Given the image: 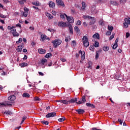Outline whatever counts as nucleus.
Instances as JSON below:
<instances>
[{"label": "nucleus", "instance_id": "obj_39", "mask_svg": "<svg viewBox=\"0 0 130 130\" xmlns=\"http://www.w3.org/2000/svg\"><path fill=\"white\" fill-rule=\"evenodd\" d=\"M46 16H47V17H48V18L49 19V20H50V19H52V18H53V16H52V15L49 13H47Z\"/></svg>", "mask_w": 130, "mask_h": 130}, {"label": "nucleus", "instance_id": "obj_9", "mask_svg": "<svg viewBox=\"0 0 130 130\" xmlns=\"http://www.w3.org/2000/svg\"><path fill=\"white\" fill-rule=\"evenodd\" d=\"M38 52L40 54H44L46 53V50L42 48H40L38 49Z\"/></svg>", "mask_w": 130, "mask_h": 130}, {"label": "nucleus", "instance_id": "obj_12", "mask_svg": "<svg viewBox=\"0 0 130 130\" xmlns=\"http://www.w3.org/2000/svg\"><path fill=\"white\" fill-rule=\"evenodd\" d=\"M16 98H17V97H16V95H12L8 97V99L10 101H14V100H16Z\"/></svg>", "mask_w": 130, "mask_h": 130}, {"label": "nucleus", "instance_id": "obj_59", "mask_svg": "<svg viewBox=\"0 0 130 130\" xmlns=\"http://www.w3.org/2000/svg\"><path fill=\"white\" fill-rule=\"evenodd\" d=\"M119 40V38H117L115 40V44H118V42Z\"/></svg>", "mask_w": 130, "mask_h": 130}, {"label": "nucleus", "instance_id": "obj_40", "mask_svg": "<svg viewBox=\"0 0 130 130\" xmlns=\"http://www.w3.org/2000/svg\"><path fill=\"white\" fill-rule=\"evenodd\" d=\"M115 36V33L113 32L112 34V35L110 37L109 40H112V39L114 38Z\"/></svg>", "mask_w": 130, "mask_h": 130}, {"label": "nucleus", "instance_id": "obj_44", "mask_svg": "<svg viewBox=\"0 0 130 130\" xmlns=\"http://www.w3.org/2000/svg\"><path fill=\"white\" fill-rule=\"evenodd\" d=\"M51 55H52V54H51V53H48L45 55V57H46V58H48L49 57H50V56H51Z\"/></svg>", "mask_w": 130, "mask_h": 130}, {"label": "nucleus", "instance_id": "obj_64", "mask_svg": "<svg viewBox=\"0 0 130 130\" xmlns=\"http://www.w3.org/2000/svg\"><path fill=\"white\" fill-rule=\"evenodd\" d=\"M92 130H101L100 129H97L96 127H93L91 128Z\"/></svg>", "mask_w": 130, "mask_h": 130}, {"label": "nucleus", "instance_id": "obj_62", "mask_svg": "<svg viewBox=\"0 0 130 130\" xmlns=\"http://www.w3.org/2000/svg\"><path fill=\"white\" fill-rule=\"evenodd\" d=\"M48 31H49L50 32H54V29L52 28H48Z\"/></svg>", "mask_w": 130, "mask_h": 130}, {"label": "nucleus", "instance_id": "obj_10", "mask_svg": "<svg viewBox=\"0 0 130 130\" xmlns=\"http://www.w3.org/2000/svg\"><path fill=\"white\" fill-rule=\"evenodd\" d=\"M67 27L69 28L70 34L73 35L74 34V31L73 30V26H72V24L69 23Z\"/></svg>", "mask_w": 130, "mask_h": 130}, {"label": "nucleus", "instance_id": "obj_19", "mask_svg": "<svg viewBox=\"0 0 130 130\" xmlns=\"http://www.w3.org/2000/svg\"><path fill=\"white\" fill-rule=\"evenodd\" d=\"M49 6L50 8H52V9H53V8L55 7V4L53 2L51 1L49 3Z\"/></svg>", "mask_w": 130, "mask_h": 130}, {"label": "nucleus", "instance_id": "obj_11", "mask_svg": "<svg viewBox=\"0 0 130 130\" xmlns=\"http://www.w3.org/2000/svg\"><path fill=\"white\" fill-rule=\"evenodd\" d=\"M75 111H76L78 114H83V113H85V110H84V109H76Z\"/></svg>", "mask_w": 130, "mask_h": 130}, {"label": "nucleus", "instance_id": "obj_55", "mask_svg": "<svg viewBox=\"0 0 130 130\" xmlns=\"http://www.w3.org/2000/svg\"><path fill=\"white\" fill-rule=\"evenodd\" d=\"M60 60L62 62H64L67 61V59H66V58H61Z\"/></svg>", "mask_w": 130, "mask_h": 130}, {"label": "nucleus", "instance_id": "obj_26", "mask_svg": "<svg viewBox=\"0 0 130 130\" xmlns=\"http://www.w3.org/2000/svg\"><path fill=\"white\" fill-rule=\"evenodd\" d=\"M118 46V44H115L112 45V48L113 49H116Z\"/></svg>", "mask_w": 130, "mask_h": 130}, {"label": "nucleus", "instance_id": "obj_25", "mask_svg": "<svg viewBox=\"0 0 130 130\" xmlns=\"http://www.w3.org/2000/svg\"><path fill=\"white\" fill-rule=\"evenodd\" d=\"M61 103H63V104H65L66 105L70 104L69 101H67V100H62Z\"/></svg>", "mask_w": 130, "mask_h": 130}, {"label": "nucleus", "instance_id": "obj_33", "mask_svg": "<svg viewBox=\"0 0 130 130\" xmlns=\"http://www.w3.org/2000/svg\"><path fill=\"white\" fill-rule=\"evenodd\" d=\"M93 46H94V47H99V42L97 41H95Z\"/></svg>", "mask_w": 130, "mask_h": 130}, {"label": "nucleus", "instance_id": "obj_24", "mask_svg": "<svg viewBox=\"0 0 130 130\" xmlns=\"http://www.w3.org/2000/svg\"><path fill=\"white\" fill-rule=\"evenodd\" d=\"M91 13L93 14H97V11H96V7H92L91 9Z\"/></svg>", "mask_w": 130, "mask_h": 130}, {"label": "nucleus", "instance_id": "obj_27", "mask_svg": "<svg viewBox=\"0 0 130 130\" xmlns=\"http://www.w3.org/2000/svg\"><path fill=\"white\" fill-rule=\"evenodd\" d=\"M109 50V47L107 46H104L103 47V50H104V51H108Z\"/></svg>", "mask_w": 130, "mask_h": 130}, {"label": "nucleus", "instance_id": "obj_56", "mask_svg": "<svg viewBox=\"0 0 130 130\" xmlns=\"http://www.w3.org/2000/svg\"><path fill=\"white\" fill-rule=\"evenodd\" d=\"M95 18H94V20L89 22V25H93V24H95Z\"/></svg>", "mask_w": 130, "mask_h": 130}, {"label": "nucleus", "instance_id": "obj_61", "mask_svg": "<svg viewBox=\"0 0 130 130\" xmlns=\"http://www.w3.org/2000/svg\"><path fill=\"white\" fill-rule=\"evenodd\" d=\"M118 122H119L120 124H121V125L122 124V120H121V119H118Z\"/></svg>", "mask_w": 130, "mask_h": 130}, {"label": "nucleus", "instance_id": "obj_54", "mask_svg": "<svg viewBox=\"0 0 130 130\" xmlns=\"http://www.w3.org/2000/svg\"><path fill=\"white\" fill-rule=\"evenodd\" d=\"M72 43L73 46H76V45H77V43L76 42V41H72Z\"/></svg>", "mask_w": 130, "mask_h": 130}, {"label": "nucleus", "instance_id": "obj_41", "mask_svg": "<svg viewBox=\"0 0 130 130\" xmlns=\"http://www.w3.org/2000/svg\"><path fill=\"white\" fill-rule=\"evenodd\" d=\"M111 5H113V6H117V2L114 1H110V2Z\"/></svg>", "mask_w": 130, "mask_h": 130}, {"label": "nucleus", "instance_id": "obj_17", "mask_svg": "<svg viewBox=\"0 0 130 130\" xmlns=\"http://www.w3.org/2000/svg\"><path fill=\"white\" fill-rule=\"evenodd\" d=\"M86 3L82 2V7H81V10L82 11H86Z\"/></svg>", "mask_w": 130, "mask_h": 130}, {"label": "nucleus", "instance_id": "obj_20", "mask_svg": "<svg viewBox=\"0 0 130 130\" xmlns=\"http://www.w3.org/2000/svg\"><path fill=\"white\" fill-rule=\"evenodd\" d=\"M6 106H9V107H12V106H13V103H14V102H11V101H7L6 102Z\"/></svg>", "mask_w": 130, "mask_h": 130}, {"label": "nucleus", "instance_id": "obj_34", "mask_svg": "<svg viewBox=\"0 0 130 130\" xmlns=\"http://www.w3.org/2000/svg\"><path fill=\"white\" fill-rule=\"evenodd\" d=\"M45 62H47V59L44 58L41 60V63H42V64L44 65Z\"/></svg>", "mask_w": 130, "mask_h": 130}, {"label": "nucleus", "instance_id": "obj_6", "mask_svg": "<svg viewBox=\"0 0 130 130\" xmlns=\"http://www.w3.org/2000/svg\"><path fill=\"white\" fill-rule=\"evenodd\" d=\"M65 16L66 17L67 21H68L69 23H74V18H73V17H69L67 15H65Z\"/></svg>", "mask_w": 130, "mask_h": 130}, {"label": "nucleus", "instance_id": "obj_3", "mask_svg": "<svg viewBox=\"0 0 130 130\" xmlns=\"http://www.w3.org/2000/svg\"><path fill=\"white\" fill-rule=\"evenodd\" d=\"M69 24H70L69 22L60 21L58 22V26L59 27H62V28H66L69 26Z\"/></svg>", "mask_w": 130, "mask_h": 130}, {"label": "nucleus", "instance_id": "obj_36", "mask_svg": "<svg viewBox=\"0 0 130 130\" xmlns=\"http://www.w3.org/2000/svg\"><path fill=\"white\" fill-rule=\"evenodd\" d=\"M75 31H76L77 33H80V29L78 26H75L74 27Z\"/></svg>", "mask_w": 130, "mask_h": 130}, {"label": "nucleus", "instance_id": "obj_53", "mask_svg": "<svg viewBox=\"0 0 130 130\" xmlns=\"http://www.w3.org/2000/svg\"><path fill=\"white\" fill-rule=\"evenodd\" d=\"M24 0H18V3L20 5H24V2H23Z\"/></svg>", "mask_w": 130, "mask_h": 130}, {"label": "nucleus", "instance_id": "obj_45", "mask_svg": "<svg viewBox=\"0 0 130 130\" xmlns=\"http://www.w3.org/2000/svg\"><path fill=\"white\" fill-rule=\"evenodd\" d=\"M81 99L83 103H85V102H86V96H83Z\"/></svg>", "mask_w": 130, "mask_h": 130}, {"label": "nucleus", "instance_id": "obj_21", "mask_svg": "<svg viewBox=\"0 0 130 130\" xmlns=\"http://www.w3.org/2000/svg\"><path fill=\"white\" fill-rule=\"evenodd\" d=\"M20 67L21 68H25V67H27L28 66V63L26 62H22L19 64Z\"/></svg>", "mask_w": 130, "mask_h": 130}, {"label": "nucleus", "instance_id": "obj_29", "mask_svg": "<svg viewBox=\"0 0 130 130\" xmlns=\"http://www.w3.org/2000/svg\"><path fill=\"white\" fill-rule=\"evenodd\" d=\"M92 62L91 61H89L87 63V68L88 69H92Z\"/></svg>", "mask_w": 130, "mask_h": 130}, {"label": "nucleus", "instance_id": "obj_43", "mask_svg": "<svg viewBox=\"0 0 130 130\" xmlns=\"http://www.w3.org/2000/svg\"><path fill=\"white\" fill-rule=\"evenodd\" d=\"M94 45L90 46L89 47V49L91 51H94V50H95V48H94Z\"/></svg>", "mask_w": 130, "mask_h": 130}, {"label": "nucleus", "instance_id": "obj_63", "mask_svg": "<svg viewBox=\"0 0 130 130\" xmlns=\"http://www.w3.org/2000/svg\"><path fill=\"white\" fill-rule=\"evenodd\" d=\"M129 36H130V34L129 32L126 33V38H128Z\"/></svg>", "mask_w": 130, "mask_h": 130}, {"label": "nucleus", "instance_id": "obj_48", "mask_svg": "<svg viewBox=\"0 0 130 130\" xmlns=\"http://www.w3.org/2000/svg\"><path fill=\"white\" fill-rule=\"evenodd\" d=\"M32 4V5H34V6H36L37 7H39L40 6L39 2H34Z\"/></svg>", "mask_w": 130, "mask_h": 130}, {"label": "nucleus", "instance_id": "obj_16", "mask_svg": "<svg viewBox=\"0 0 130 130\" xmlns=\"http://www.w3.org/2000/svg\"><path fill=\"white\" fill-rule=\"evenodd\" d=\"M78 102V99L75 98L74 99H72L71 100H69V104L70 103H75Z\"/></svg>", "mask_w": 130, "mask_h": 130}, {"label": "nucleus", "instance_id": "obj_60", "mask_svg": "<svg viewBox=\"0 0 130 130\" xmlns=\"http://www.w3.org/2000/svg\"><path fill=\"white\" fill-rule=\"evenodd\" d=\"M24 12H26L27 13H28L29 12V9L25 7L24 8Z\"/></svg>", "mask_w": 130, "mask_h": 130}, {"label": "nucleus", "instance_id": "obj_42", "mask_svg": "<svg viewBox=\"0 0 130 130\" xmlns=\"http://www.w3.org/2000/svg\"><path fill=\"white\" fill-rule=\"evenodd\" d=\"M66 14L64 13H60V17L61 19H66V18L64 17V16H66Z\"/></svg>", "mask_w": 130, "mask_h": 130}, {"label": "nucleus", "instance_id": "obj_47", "mask_svg": "<svg viewBox=\"0 0 130 130\" xmlns=\"http://www.w3.org/2000/svg\"><path fill=\"white\" fill-rule=\"evenodd\" d=\"M123 26L125 29L128 27V24L126 22H124L123 23Z\"/></svg>", "mask_w": 130, "mask_h": 130}, {"label": "nucleus", "instance_id": "obj_46", "mask_svg": "<svg viewBox=\"0 0 130 130\" xmlns=\"http://www.w3.org/2000/svg\"><path fill=\"white\" fill-rule=\"evenodd\" d=\"M23 17H25V18L28 17V12H24L23 13Z\"/></svg>", "mask_w": 130, "mask_h": 130}, {"label": "nucleus", "instance_id": "obj_37", "mask_svg": "<svg viewBox=\"0 0 130 130\" xmlns=\"http://www.w3.org/2000/svg\"><path fill=\"white\" fill-rule=\"evenodd\" d=\"M64 120H66V117L60 118L58 119L59 122H62V121H64Z\"/></svg>", "mask_w": 130, "mask_h": 130}, {"label": "nucleus", "instance_id": "obj_4", "mask_svg": "<svg viewBox=\"0 0 130 130\" xmlns=\"http://www.w3.org/2000/svg\"><path fill=\"white\" fill-rule=\"evenodd\" d=\"M11 33L13 35L14 37H19V34L17 32L16 28H14L11 30Z\"/></svg>", "mask_w": 130, "mask_h": 130}, {"label": "nucleus", "instance_id": "obj_51", "mask_svg": "<svg viewBox=\"0 0 130 130\" xmlns=\"http://www.w3.org/2000/svg\"><path fill=\"white\" fill-rule=\"evenodd\" d=\"M112 31L109 30V31H107L106 32V35H107L108 36H109L110 35H111V33Z\"/></svg>", "mask_w": 130, "mask_h": 130}, {"label": "nucleus", "instance_id": "obj_5", "mask_svg": "<svg viewBox=\"0 0 130 130\" xmlns=\"http://www.w3.org/2000/svg\"><path fill=\"white\" fill-rule=\"evenodd\" d=\"M56 115V113L55 112H51L49 113H48L46 115V118H49L50 117H54Z\"/></svg>", "mask_w": 130, "mask_h": 130}, {"label": "nucleus", "instance_id": "obj_35", "mask_svg": "<svg viewBox=\"0 0 130 130\" xmlns=\"http://www.w3.org/2000/svg\"><path fill=\"white\" fill-rule=\"evenodd\" d=\"M26 119H27V116H23L22 118V121H21L20 124H22L24 122V121H25V120H26Z\"/></svg>", "mask_w": 130, "mask_h": 130}, {"label": "nucleus", "instance_id": "obj_31", "mask_svg": "<svg viewBox=\"0 0 130 130\" xmlns=\"http://www.w3.org/2000/svg\"><path fill=\"white\" fill-rule=\"evenodd\" d=\"M108 30H109V31H111V32H112V31L113 30V26L111 25H108Z\"/></svg>", "mask_w": 130, "mask_h": 130}, {"label": "nucleus", "instance_id": "obj_58", "mask_svg": "<svg viewBox=\"0 0 130 130\" xmlns=\"http://www.w3.org/2000/svg\"><path fill=\"white\" fill-rule=\"evenodd\" d=\"M16 27H19V28H20V29L22 28V26L21 25V24H19V23L16 24Z\"/></svg>", "mask_w": 130, "mask_h": 130}, {"label": "nucleus", "instance_id": "obj_57", "mask_svg": "<svg viewBox=\"0 0 130 130\" xmlns=\"http://www.w3.org/2000/svg\"><path fill=\"white\" fill-rule=\"evenodd\" d=\"M14 28H15V26H12V27L9 26L8 27V29L9 30H12V29H14Z\"/></svg>", "mask_w": 130, "mask_h": 130}, {"label": "nucleus", "instance_id": "obj_50", "mask_svg": "<svg viewBox=\"0 0 130 130\" xmlns=\"http://www.w3.org/2000/svg\"><path fill=\"white\" fill-rule=\"evenodd\" d=\"M82 22L80 20H78L76 23L77 26H80V25H81Z\"/></svg>", "mask_w": 130, "mask_h": 130}, {"label": "nucleus", "instance_id": "obj_13", "mask_svg": "<svg viewBox=\"0 0 130 130\" xmlns=\"http://www.w3.org/2000/svg\"><path fill=\"white\" fill-rule=\"evenodd\" d=\"M84 19H88V20H90L91 21H94V17H92L89 15H83Z\"/></svg>", "mask_w": 130, "mask_h": 130}, {"label": "nucleus", "instance_id": "obj_18", "mask_svg": "<svg viewBox=\"0 0 130 130\" xmlns=\"http://www.w3.org/2000/svg\"><path fill=\"white\" fill-rule=\"evenodd\" d=\"M92 37L95 39H100V35L98 33H96L93 35Z\"/></svg>", "mask_w": 130, "mask_h": 130}, {"label": "nucleus", "instance_id": "obj_38", "mask_svg": "<svg viewBox=\"0 0 130 130\" xmlns=\"http://www.w3.org/2000/svg\"><path fill=\"white\" fill-rule=\"evenodd\" d=\"M7 106L6 103H0V107H6Z\"/></svg>", "mask_w": 130, "mask_h": 130}, {"label": "nucleus", "instance_id": "obj_32", "mask_svg": "<svg viewBox=\"0 0 130 130\" xmlns=\"http://www.w3.org/2000/svg\"><path fill=\"white\" fill-rule=\"evenodd\" d=\"M41 123H42L43 124H45V125H48V124H49V122L47 121H41Z\"/></svg>", "mask_w": 130, "mask_h": 130}, {"label": "nucleus", "instance_id": "obj_28", "mask_svg": "<svg viewBox=\"0 0 130 130\" xmlns=\"http://www.w3.org/2000/svg\"><path fill=\"white\" fill-rule=\"evenodd\" d=\"M124 22H125V23H127L128 25H130V18L128 17V18H125L124 19Z\"/></svg>", "mask_w": 130, "mask_h": 130}, {"label": "nucleus", "instance_id": "obj_23", "mask_svg": "<svg viewBox=\"0 0 130 130\" xmlns=\"http://www.w3.org/2000/svg\"><path fill=\"white\" fill-rule=\"evenodd\" d=\"M2 113L6 114V115H11L12 114V112L10 111H6L5 112H3Z\"/></svg>", "mask_w": 130, "mask_h": 130}, {"label": "nucleus", "instance_id": "obj_2", "mask_svg": "<svg viewBox=\"0 0 130 130\" xmlns=\"http://www.w3.org/2000/svg\"><path fill=\"white\" fill-rule=\"evenodd\" d=\"M82 41H83V44L84 47H88L89 46V41H88V38L87 36H84L82 38Z\"/></svg>", "mask_w": 130, "mask_h": 130}, {"label": "nucleus", "instance_id": "obj_7", "mask_svg": "<svg viewBox=\"0 0 130 130\" xmlns=\"http://www.w3.org/2000/svg\"><path fill=\"white\" fill-rule=\"evenodd\" d=\"M56 3L57 4V5H59L63 8H64V3H63V1L61 0H56Z\"/></svg>", "mask_w": 130, "mask_h": 130}, {"label": "nucleus", "instance_id": "obj_49", "mask_svg": "<svg viewBox=\"0 0 130 130\" xmlns=\"http://www.w3.org/2000/svg\"><path fill=\"white\" fill-rule=\"evenodd\" d=\"M21 42H22V38H20L19 40L17 41H16V43L17 44H19V43H21Z\"/></svg>", "mask_w": 130, "mask_h": 130}, {"label": "nucleus", "instance_id": "obj_30", "mask_svg": "<svg viewBox=\"0 0 130 130\" xmlns=\"http://www.w3.org/2000/svg\"><path fill=\"white\" fill-rule=\"evenodd\" d=\"M41 39H42V41H44V40H45L46 39V37H47L45 35H42L41 36Z\"/></svg>", "mask_w": 130, "mask_h": 130}, {"label": "nucleus", "instance_id": "obj_14", "mask_svg": "<svg viewBox=\"0 0 130 130\" xmlns=\"http://www.w3.org/2000/svg\"><path fill=\"white\" fill-rule=\"evenodd\" d=\"M86 106H87V107H90V108H96V107L95 106V105L93 104H90L89 103H87L86 104Z\"/></svg>", "mask_w": 130, "mask_h": 130}, {"label": "nucleus", "instance_id": "obj_22", "mask_svg": "<svg viewBox=\"0 0 130 130\" xmlns=\"http://www.w3.org/2000/svg\"><path fill=\"white\" fill-rule=\"evenodd\" d=\"M22 96L25 98H29V97H30V94L27 92H24L22 94Z\"/></svg>", "mask_w": 130, "mask_h": 130}, {"label": "nucleus", "instance_id": "obj_52", "mask_svg": "<svg viewBox=\"0 0 130 130\" xmlns=\"http://www.w3.org/2000/svg\"><path fill=\"white\" fill-rule=\"evenodd\" d=\"M99 24L101 25V26H104V22H103V21L100 20L99 21Z\"/></svg>", "mask_w": 130, "mask_h": 130}, {"label": "nucleus", "instance_id": "obj_8", "mask_svg": "<svg viewBox=\"0 0 130 130\" xmlns=\"http://www.w3.org/2000/svg\"><path fill=\"white\" fill-rule=\"evenodd\" d=\"M79 54H81V60L85 59V52H82L81 50L79 51Z\"/></svg>", "mask_w": 130, "mask_h": 130}, {"label": "nucleus", "instance_id": "obj_1", "mask_svg": "<svg viewBox=\"0 0 130 130\" xmlns=\"http://www.w3.org/2000/svg\"><path fill=\"white\" fill-rule=\"evenodd\" d=\"M61 40L59 39H56L55 40L52 41L53 46V47H54V48H56L57 46L60 45V44H61Z\"/></svg>", "mask_w": 130, "mask_h": 130}, {"label": "nucleus", "instance_id": "obj_15", "mask_svg": "<svg viewBox=\"0 0 130 130\" xmlns=\"http://www.w3.org/2000/svg\"><path fill=\"white\" fill-rule=\"evenodd\" d=\"M22 49H23V46L22 45H19L17 47L16 50L17 52H21L22 51Z\"/></svg>", "mask_w": 130, "mask_h": 130}]
</instances>
